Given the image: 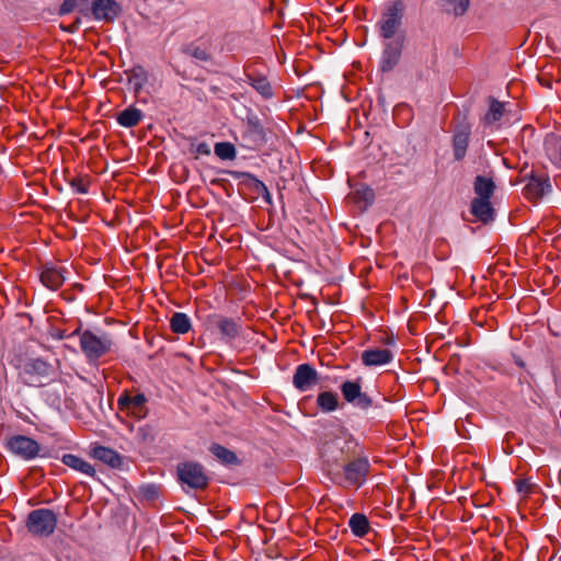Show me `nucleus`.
<instances>
[{"instance_id":"obj_1","label":"nucleus","mask_w":561,"mask_h":561,"mask_svg":"<svg viewBox=\"0 0 561 561\" xmlns=\"http://www.w3.org/2000/svg\"><path fill=\"white\" fill-rule=\"evenodd\" d=\"M340 451L346 456L340 461L337 459L334 462L329 459L324 460L325 472L337 484L346 482L350 486L359 489L370 473L368 457L364 454L363 447L353 440H345Z\"/></svg>"},{"instance_id":"obj_2","label":"nucleus","mask_w":561,"mask_h":561,"mask_svg":"<svg viewBox=\"0 0 561 561\" xmlns=\"http://www.w3.org/2000/svg\"><path fill=\"white\" fill-rule=\"evenodd\" d=\"M19 380L27 387H45L57 378V368L43 357L27 356L15 365Z\"/></svg>"},{"instance_id":"obj_3","label":"nucleus","mask_w":561,"mask_h":561,"mask_svg":"<svg viewBox=\"0 0 561 561\" xmlns=\"http://www.w3.org/2000/svg\"><path fill=\"white\" fill-rule=\"evenodd\" d=\"M80 337V347L88 363L96 364L101 357L112 351L114 345L111 334L102 332L98 334L91 330H81L79 327L72 332Z\"/></svg>"},{"instance_id":"obj_4","label":"nucleus","mask_w":561,"mask_h":561,"mask_svg":"<svg viewBox=\"0 0 561 561\" xmlns=\"http://www.w3.org/2000/svg\"><path fill=\"white\" fill-rule=\"evenodd\" d=\"M405 13V3L403 0L391 1L381 12L377 22L379 35L383 39L397 37V33L402 26Z\"/></svg>"},{"instance_id":"obj_5","label":"nucleus","mask_w":561,"mask_h":561,"mask_svg":"<svg viewBox=\"0 0 561 561\" xmlns=\"http://www.w3.org/2000/svg\"><path fill=\"white\" fill-rule=\"evenodd\" d=\"M178 481L194 491H205L210 483L205 467L197 461H184L178 465Z\"/></svg>"},{"instance_id":"obj_6","label":"nucleus","mask_w":561,"mask_h":561,"mask_svg":"<svg viewBox=\"0 0 561 561\" xmlns=\"http://www.w3.org/2000/svg\"><path fill=\"white\" fill-rule=\"evenodd\" d=\"M57 515L49 508H37L28 513L27 530L37 537H49L56 529Z\"/></svg>"},{"instance_id":"obj_7","label":"nucleus","mask_w":561,"mask_h":561,"mask_svg":"<svg viewBox=\"0 0 561 561\" xmlns=\"http://www.w3.org/2000/svg\"><path fill=\"white\" fill-rule=\"evenodd\" d=\"M4 447L8 451L23 460H33L41 455V445L25 435H13L5 439Z\"/></svg>"},{"instance_id":"obj_8","label":"nucleus","mask_w":561,"mask_h":561,"mask_svg":"<svg viewBox=\"0 0 561 561\" xmlns=\"http://www.w3.org/2000/svg\"><path fill=\"white\" fill-rule=\"evenodd\" d=\"M343 399L360 410H368L374 405L373 398L362 391L360 379L345 380L340 386Z\"/></svg>"},{"instance_id":"obj_9","label":"nucleus","mask_w":561,"mask_h":561,"mask_svg":"<svg viewBox=\"0 0 561 561\" xmlns=\"http://www.w3.org/2000/svg\"><path fill=\"white\" fill-rule=\"evenodd\" d=\"M148 399L144 393L131 394L130 392H123L117 400L118 408L122 412L133 415L137 420H141L147 416Z\"/></svg>"},{"instance_id":"obj_10","label":"nucleus","mask_w":561,"mask_h":561,"mask_svg":"<svg viewBox=\"0 0 561 561\" xmlns=\"http://www.w3.org/2000/svg\"><path fill=\"white\" fill-rule=\"evenodd\" d=\"M404 42L405 36L403 33H401L397 37L388 39V42L385 44L380 62V69L382 72H389L393 70L394 67L399 64Z\"/></svg>"},{"instance_id":"obj_11","label":"nucleus","mask_w":561,"mask_h":561,"mask_svg":"<svg viewBox=\"0 0 561 561\" xmlns=\"http://www.w3.org/2000/svg\"><path fill=\"white\" fill-rule=\"evenodd\" d=\"M470 135L471 125L467 122L465 117L462 122H459L454 129L453 151L456 161H461L466 157Z\"/></svg>"},{"instance_id":"obj_12","label":"nucleus","mask_w":561,"mask_h":561,"mask_svg":"<svg viewBox=\"0 0 561 561\" xmlns=\"http://www.w3.org/2000/svg\"><path fill=\"white\" fill-rule=\"evenodd\" d=\"M319 381L317 370L310 364H300L297 366L294 376L293 385L299 391H308Z\"/></svg>"},{"instance_id":"obj_13","label":"nucleus","mask_w":561,"mask_h":561,"mask_svg":"<svg viewBox=\"0 0 561 561\" xmlns=\"http://www.w3.org/2000/svg\"><path fill=\"white\" fill-rule=\"evenodd\" d=\"M65 273H67V270L64 266L46 263L42 266L39 278L45 287L57 290L66 280Z\"/></svg>"},{"instance_id":"obj_14","label":"nucleus","mask_w":561,"mask_h":561,"mask_svg":"<svg viewBox=\"0 0 561 561\" xmlns=\"http://www.w3.org/2000/svg\"><path fill=\"white\" fill-rule=\"evenodd\" d=\"M470 213L483 225L493 222L496 215L491 198H473L470 203Z\"/></svg>"},{"instance_id":"obj_15","label":"nucleus","mask_w":561,"mask_h":561,"mask_svg":"<svg viewBox=\"0 0 561 561\" xmlns=\"http://www.w3.org/2000/svg\"><path fill=\"white\" fill-rule=\"evenodd\" d=\"M121 7L115 0H93L91 12L95 20L113 21L119 14Z\"/></svg>"},{"instance_id":"obj_16","label":"nucleus","mask_w":561,"mask_h":561,"mask_svg":"<svg viewBox=\"0 0 561 561\" xmlns=\"http://www.w3.org/2000/svg\"><path fill=\"white\" fill-rule=\"evenodd\" d=\"M360 359L366 367H376L390 363L393 359V353L389 348L371 347L362 353Z\"/></svg>"},{"instance_id":"obj_17","label":"nucleus","mask_w":561,"mask_h":561,"mask_svg":"<svg viewBox=\"0 0 561 561\" xmlns=\"http://www.w3.org/2000/svg\"><path fill=\"white\" fill-rule=\"evenodd\" d=\"M90 455L113 469H121L124 463L122 455L110 447L95 446L91 449Z\"/></svg>"},{"instance_id":"obj_18","label":"nucleus","mask_w":561,"mask_h":561,"mask_svg":"<svg viewBox=\"0 0 561 561\" xmlns=\"http://www.w3.org/2000/svg\"><path fill=\"white\" fill-rule=\"evenodd\" d=\"M61 462L72 470L83 473L94 480H99L95 468L90 462L85 461L83 458L77 455L65 454L61 457Z\"/></svg>"},{"instance_id":"obj_19","label":"nucleus","mask_w":561,"mask_h":561,"mask_svg":"<svg viewBox=\"0 0 561 561\" xmlns=\"http://www.w3.org/2000/svg\"><path fill=\"white\" fill-rule=\"evenodd\" d=\"M247 82L264 99H271L274 95L273 88L265 76L254 70H247Z\"/></svg>"},{"instance_id":"obj_20","label":"nucleus","mask_w":561,"mask_h":561,"mask_svg":"<svg viewBox=\"0 0 561 561\" xmlns=\"http://www.w3.org/2000/svg\"><path fill=\"white\" fill-rule=\"evenodd\" d=\"M496 190L493 176L477 175L473 180L474 198H492Z\"/></svg>"},{"instance_id":"obj_21","label":"nucleus","mask_w":561,"mask_h":561,"mask_svg":"<svg viewBox=\"0 0 561 561\" xmlns=\"http://www.w3.org/2000/svg\"><path fill=\"white\" fill-rule=\"evenodd\" d=\"M42 396L50 408L60 411L67 396V389L64 383H59L43 391Z\"/></svg>"},{"instance_id":"obj_22","label":"nucleus","mask_w":561,"mask_h":561,"mask_svg":"<svg viewBox=\"0 0 561 561\" xmlns=\"http://www.w3.org/2000/svg\"><path fill=\"white\" fill-rule=\"evenodd\" d=\"M209 451L224 466L231 467L241 465V460L234 451L218 443H213L209 447Z\"/></svg>"},{"instance_id":"obj_23","label":"nucleus","mask_w":561,"mask_h":561,"mask_svg":"<svg viewBox=\"0 0 561 561\" xmlns=\"http://www.w3.org/2000/svg\"><path fill=\"white\" fill-rule=\"evenodd\" d=\"M227 173L237 180H242V183H245L249 186H251L256 193L262 194L263 196L270 197L268 188L255 175H253L249 172H240V171H227Z\"/></svg>"},{"instance_id":"obj_24","label":"nucleus","mask_w":561,"mask_h":561,"mask_svg":"<svg viewBox=\"0 0 561 561\" xmlns=\"http://www.w3.org/2000/svg\"><path fill=\"white\" fill-rule=\"evenodd\" d=\"M549 187L548 180L531 175L529 183L524 188V195L527 199L537 201L545 195L546 190Z\"/></svg>"},{"instance_id":"obj_25","label":"nucleus","mask_w":561,"mask_h":561,"mask_svg":"<svg viewBox=\"0 0 561 561\" xmlns=\"http://www.w3.org/2000/svg\"><path fill=\"white\" fill-rule=\"evenodd\" d=\"M245 134L255 146H263L267 141L265 129L257 117L248 118Z\"/></svg>"},{"instance_id":"obj_26","label":"nucleus","mask_w":561,"mask_h":561,"mask_svg":"<svg viewBox=\"0 0 561 561\" xmlns=\"http://www.w3.org/2000/svg\"><path fill=\"white\" fill-rule=\"evenodd\" d=\"M142 117L144 113L139 108L129 106L118 113L116 121L121 126L131 128L137 126Z\"/></svg>"},{"instance_id":"obj_27","label":"nucleus","mask_w":561,"mask_h":561,"mask_svg":"<svg viewBox=\"0 0 561 561\" xmlns=\"http://www.w3.org/2000/svg\"><path fill=\"white\" fill-rule=\"evenodd\" d=\"M438 2L445 13L456 18L463 16L470 7V0H438Z\"/></svg>"},{"instance_id":"obj_28","label":"nucleus","mask_w":561,"mask_h":561,"mask_svg":"<svg viewBox=\"0 0 561 561\" xmlns=\"http://www.w3.org/2000/svg\"><path fill=\"white\" fill-rule=\"evenodd\" d=\"M348 526L352 533L359 538L365 537L370 530V525L367 516L360 513H355L354 515L351 516Z\"/></svg>"},{"instance_id":"obj_29","label":"nucleus","mask_w":561,"mask_h":561,"mask_svg":"<svg viewBox=\"0 0 561 561\" xmlns=\"http://www.w3.org/2000/svg\"><path fill=\"white\" fill-rule=\"evenodd\" d=\"M182 53L195 58L198 61H210L211 53L209 46L191 43L182 47Z\"/></svg>"},{"instance_id":"obj_30","label":"nucleus","mask_w":561,"mask_h":561,"mask_svg":"<svg viewBox=\"0 0 561 561\" xmlns=\"http://www.w3.org/2000/svg\"><path fill=\"white\" fill-rule=\"evenodd\" d=\"M216 327L222 336L234 339L239 335L240 324L231 318L219 317L216 321Z\"/></svg>"},{"instance_id":"obj_31","label":"nucleus","mask_w":561,"mask_h":561,"mask_svg":"<svg viewBox=\"0 0 561 561\" xmlns=\"http://www.w3.org/2000/svg\"><path fill=\"white\" fill-rule=\"evenodd\" d=\"M128 82L133 87V90L138 93L148 80V73L141 66H135L127 72Z\"/></svg>"},{"instance_id":"obj_32","label":"nucleus","mask_w":561,"mask_h":561,"mask_svg":"<svg viewBox=\"0 0 561 561\" xmlns=\"http://www.w3.org/2000/svg\"><path fill=\"white\" fill-rule=\"evenodd\" d=\"M505 113L504 103L493 96H489V111L484 115V123L488 125L499 122Z\"/></svg>"},{"instance_id":"obj_33","label":"nucleus","mask_w":561,"mask_h":561,"mask_svg":"<svg viewBox=\"0 0 561 561\" xmlns=\"http://www.w3.org/2000/svg\"><path fill=\"white\" fill-rule=\"evenodd\" d=\"M317 405L322 412H332L339 408V396L333 391L320 392L317 397Z\"/></svg>"},{"instance_id":"obj_34","label":"nucleus","mask_w":561,"mask_h":561,"mask_svg":"<svg viewBox=\"0 0 561 561\" xmlns=\"http://www.w3.org/2000/svg\"><path fill=\"white\" fill-rule=\"evenodd\" d=\"M351 198L353 199V202L355 204H357V205L364 204V206L366 207V206L373 204V202L375 199V193H374L373 188L363 185L359 188H356L354 192H352Z\"/></svg>"},{"instance_id":"obj_35","label":"nucleus","mask_w":561,"mask_h":561,"mask_svg":"<svg viewBox=\"0 0 561 561\" xmlns=\"http://www.w3.org/2000/svg\"><path fill=\"white\" fill-rule=\"evenodd\" d=\"M67 183L78 194H87L90 185L89 175H77L72 178H66Z\"/></svg>"},{"instance_id":"obj_36","label":"nucleus","mask_w":561,"mask_h":561,"mask_svg":"<svg viewBox=\"0 0 561 561\" xmlns=\"http://www.w3.org/2000/svg\"><path fill=\"white\" fill-rule=\"evenodd\" d=\"M215 154L221 160H233L237 156V150L233 144L222 141L215 145Z\"/></svg>"},{"instance_id":"obj_37","label":"nucleus","mask_w":561,"mask_h":561,"mask_svg":"<svg viewBox=\"0 0 561 561\" xmlns=\"http://www.w3.org/2000/svg\"><path fill=\"white\" fill-rule=\"evenodd\" d=\"M136 439L142 444H149L153 442L154 434L152 426L145 424L136 430Z\"/></svg>"},{"instance_id":"obj_38","label":"nucleus","mask_w":561,"mask_h":561,"mask_svg":"<svg viewBox=\"0 0 561 561\" xmlns=\"http://www.w3.org/2000/svg\"><path fill=\"white\" fill-rule=\"evenodd\" d=\"M187 152L197 159L199 156H209L210 147L205 141L195 144L194 141L190 140Z\"/></svg>"},{"instance_id":"obj_39","label":"nucleus","mask_w":561,"mask_h":561,"mask_svg":"<svg viewBox=\"0 0 561 561\" xmlns=\"http://www.w3.org/2000/svg\"><path fill=\"white\" fill-rule=\"evenodd\" d=\"M192 329L190 318L182 312H178V334H185Z\"/></svg>"},{"instance_id":"obj_40","label":"nucleus","mask_w":561,"mask_h":561,"mask_svg":"<svg viewBox=\"0 0 561 561\" xmlns=\"http://www.w3.org/2000/svg\"><path fill=\"white\" fill-rule=\"evenodd\" d=\"M139 491L141 495L149 501L154 500L158 496V489L156 485L152 484L142 485L140 486Z\"/></svg>"},{"instance_id":"obj_41","label":"nucleus","mask_w":561,"mask_h":561,"mask_svg":"<svg viewBox=\"0 0 561 561\" xmlns=\"http://www.w3.org/2000/svg\"><path fill=\"white\" fill-rule=\"evenodd\" d=\"M516 489L519 493L529 494L533 491V484L526 479H519L515 481Z\"/></svg>"},{"instance_id":"obj_42","label":"nucleus","mask_w":561,"mask_h":561,"mask_svg":"<svg viewBox=\"0 0 561 561\" xmlns=\"http://www.w3.org/2000/svg\"><path fill=\"white\" fill-rule=\"evenodd\" d=\"M77 4H78L77 0H64V2L61 3V5L59 8V14L66 15L70 12H72L76 9Z\"/></svg>"},{"instance_id":"obj_43","label":"nucleus","mask_w":561,"mask_h":561,"mask_svg":"<svg viewBox=\"0 0 561 561\" xmlns=\"http://www.w3.org/2000/svg\"><path fill=\"white\" fill-rule=\"evenodd\" d=\"M169 324H170V329L173 333H175V325H176V322H175V312H173L170 318H169Z\"/></svg>"},{"instance_id":"obj_44","label":"nucleus","mask_w":561,"mask_h":561,"mask_svg":"<svg viewBox=\"0 0 561 561\" xmlns=\"http://www.w3.org/2000/svg\"><path fill=\"white\" fill-rule=\"evenodd\" d=\"M76 334H66V331H59L58 334H57V337L60 339V340H64V339H69L71 336H75Z\"/></svg>"},{"instance_id":"obj_45","label":"nucleus","mask_w":561,"mask_h":561,"mask_svg":"<svg viewBox=\"0 0 561 561\" xmlns=\"http://www.w3.org/2000/svg\"><path fill=\"white\" fill-rule=\"evenodd\" d=\"M171 267H172V265H171V264H167V262H163V263H161V265H160V268H161V270H162V268H165V273H169V274H171V275H172V272L170 271V270H171Z\"/></svg>"},{"instance_id":"obj_46","label":"nucleus","mask_w":561,"mask_h":561,"mask_svg":"<svg viewBox=\"0 0 561 561\" xmlns=\"http://www.w3.org/2000/svg\"><path fill=\"white\" fill-rule=\"evenodd\" d=\"M435 50H436V48L433 47V55H432V60H431V64L433 66L436 65V62H437V56H436V51Z\"/></svg>"}]
</instances>
